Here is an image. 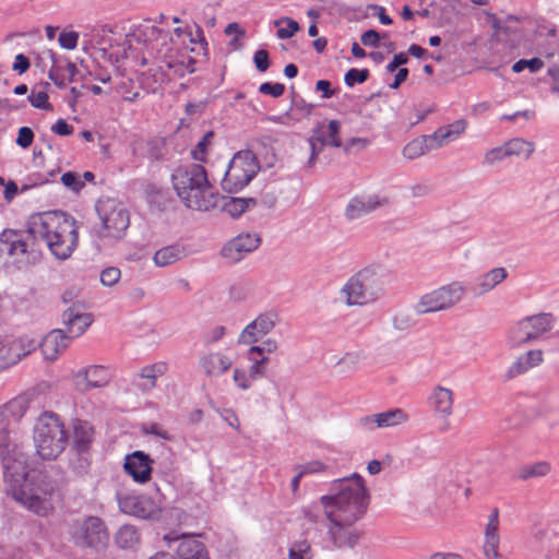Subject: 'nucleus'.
<instances>
[{
    "label": "nucleus",
    "mask_w": 559,
    "mask_h": 559,
    "mask_svg": "<svg viewBox=\"0 0 559 559\" xmlns=\"http://www.w3.org/2000/svg\"><path fill=\"white\" fill-rule=\"evenodd\" d=\"M79 40V34L74 31L72 32H61L58 38L59 45L68 50H73Z\"/></svg>",
    "instance_id": "obj_55"
},
{
    "label": "nucleus",
    "mask_w": 559,
    "mask_h": 559,
    "mask_svg": "<svg viewBox=\"0 0 559 559\" xmlns=\"http://www.w3.org/2000/svg\"><path fill=\"white\" fill-rule=\"evenodd\" d=\"M534 340V335L530 332L528 323L524 319L519 321L509 334V341L512 346H520Z\"/></svg>",
    "instance_id": "obj_37"
},
{
    "label": "nucleus",
    "mask_w": 559,
    "mask_h": 559,
    "mask_svg": "<svg viewBox=\"0 0 559 559\" xmlns=\"http://www.w3.org/2000/svg\"><path fill=\"white\" fill-rule=\"evenodd\" d=\"M226 333V328L223 325H216L211 331H209L204 337L203 342L205 345H211L215 342H218Z\"/></svg>",
    "instance_id": "obj_64"
},
{
    "label": "nucleus",
    "mask_w": 559,
    "mask_h": 559,
    "mask_svg": "<svg viewBox=\"0 0 559 559\" xmlns=\"http://www.w3.org/2000/svg\"><path fill=\"white\" fill-rule=\"evenodd\" d=\"M369 75H370V73H369L368 69L358 70V69L352 68L345 73L344 82L347 86L352 87L356 83L361 84V83L366 82L369 79Z\"/></svg>",
    "instance_id": "obj_46"
},
{
    "label": "nucleus",
    "mask_w": 559,
    "mask_h": 559,
    "mask_svg": "<svg viewBox=\"0 0 559 559\" xmlns=\"http://www.w3.org/2000/svg\"><path fill=\"white\" fill-rule=\"evenodd\" d=\"M214 136L213 131L206 132L203 138L198 142L194 150L191 151L192 158L198 162H205L206 151L211 144V139Z\"/></svg>",
    "instance_id": "obj_44"
},
{
    "label": "nucleus",
    "mask_w": 559,
    "mask_h": 559,
    "mask_svg": "<svg viewBox=\"0 0 559 559\" xmlns=\"http://www.w3.org/2000/svg\"><path fill=\"white\" fill-rule=\"evenodd\" d=\"M528 323L530 332L534 338H538L542 334L551 329L554 317L551 313H538L524 319Z\"/></svg>",
    "instance_id": "obj_35"
},
{
    "label": "nucleus",
    "mask_w": 559,
    "mask_h": 559,
    "mask_svg": "<svg viewBox=\"0 0 559 559\" xmlns=\"http://www.w3.org/2000/svg\"><path fill=\"white\" fill-rule=\"evenodd\" d=\"M168 370V365L164 361H157L144 366L139 373L134 376L132 384L142 393H148L157 384V378L164 376Z\"/></svg>",
    "instance_id": "obj_21"
},
{
    "label": "nucleus",
    "mask_w": 559,
    "mask_h": 559,
    "mask_svg": "<svg viewBox=\"0 0 559 559\" xmlns=\"http://www.w3.org/2000/svg\"><path fill=\"white\" fill-rule=\"evenodd\" d=\"M94 440V428L79 418L72 420V443L69 451L70 467L78 475H84L90 467V449Z\"/></svg>",
    "instance_id": "obj_9"
},
{
    "label": "nucleus",
    "mask_w": 559,
    "mask_h": 559,
    "mask_svg": "<svg viewBox=\"0 0 559 559\" xmlns=\"http://www.w3.org/2000/svg\"><path fill=\"white\" fill-rule=\"evenodd\" d=\"M248 359L252 362L249 368L250 378L258 380L264 377L267 372V365L270 362L269 356L257 357L255 353L248 350Z\"/></svg>",
    "instance_id": "obj_38"
},
{
    "label": "nucleus",
    "mask_w": 559,
    "mask_h": 559,
    "mask_svg": "<svg viewBox=\"0 0 559 559\" xmlns=\"http://www.w3.org/2000/svg\"><path fill=\"white\" fill-rule=\"evenodd\" d=\"M285 92V85L282 83L264 82L259 86V93L270 95L274 98L281 97Z\"/></svg>",
    "instance_id": "obj_51"
},
{
    "label": "nucleus",
    "mask_w": 559,
    "mask_h": 559,
    "mask_svg": "<svg viewBox=\"0 0 559 559\" xmlns=\"http://www.w3.org/2000/svg\"><path fill=\"white\" fill-rule=\"evenodd\" d=\"M4 412L8 414V418L19 420L21 419L28 408V401L25 396H17L10 402L5 403Z\"/></svg>",
    "instance_id": "obj_39"
},
{
    "label": "nucleus",
    "mask_w": 559,
    "mask_h": 559,
    "mask_svg": "<svg viewBox=\"0 0 559 559\" xmlns=\"http://www.w3.org/2000/svg\"><path fill=\"white\" fill-rule=\"evenodd\" d=\"M48 53L52 61V67L48 72V76L59 88H63L66 87V82L63 76L59 75L61 68L57 66L56 53L52 50H49Z\"/></svg>",
    "instance_id": "obj_50"
},
{
    "label": "nucleus",
    "mask_w": 559,
    "mask_h": 559,
    "mask_svg": "<svg viewBox=\"0 0 559 559\" xmlns=\"http://www.w3.org/2000/svg\"><path fill=\"white\" fill-rule=\"evenodd\" d=\"M389 199L377 194H365L353 198L345 209V216L349 221L367 215L378 207L386 205Z\"/></svg>",
    "instance_id": "obj_17"
},
{
    "label": "nucleus",
    "mask_w": 559,
    "mask_h": 559,
    "mask_svg": "<svg viewBox=\"0 0 559 559\" xmlns=\"http://www.w3.org/2000/svg\"><path fill=\"white\" fill-rule=\"evenodd\" d=\"M115 542L121 549H133L140 543V534L134 526L123 525L115 534Z\"/></svg>",
    "instance_id": "obj_34"
},
{
    "label": "nucleus",
    "mask_w": 559,
    "mask_h": 559,
    "mask_svg": "<svg viewBox=\"0 0 559 559\" xmlns=\"http://www.w3.org/2000/svg\"><path fill=\"white\" fill-rule=\"evenodd\" d=\"M186 257V248L182 245L175 243L157 250L153 257L157 266L164 267L181 260Z\"/></svg>",
    "instance_id": "obj_29"
},
{
    "label": "nucleus",
    "mask_w": 559,
    "mask_h": 559,
    "mask_svg": "<svg viewBox=\"0 0 559 559\" xmlns=\"http://www.w3.org/2000/svg\"><path fill=\"white\" fill-rule=\"evenodd\" d=\"M171 182L180 201L188 209L207 212L218 206L219 194L213 191L202 165L179 167L171 175Z\"/></svg>",
    "instance_id": "obj_4"
},
{
    "label": "nucleus",
    "mask_w": 559,
    "mask_h": 559,
    "mask_svg": "<svg viewBox=\"0 0 559 559\" xmlns=\"http://www.w3.org/2000/svg\"><path fill=\"white\" fill-rule=\"evenodd\" d=\"M27 233L34 240L43 239L59 260L70 258L79 243L76 221L61 211L32 215L27 222Z\"/></svg>",
    "instance_id": "obj_3"
},
{
    "label": "nucleus",
    "mask_w": 559,
    "mask_h": 559,
    "mask_svg": "<svg viewBox=\"0 0 559 559\" xmlns=\"http://www.w3.org/2000/svg\"><path fill=\"white\" fill-rule=\"evenodd\" d=\"M329 145L334 147H342L343 143L342 140L338 136L340 130H341V122L338 120H331L329 122Z\"/></svg>",
    "instance_id": "obj_56"
},
{
    "label": "nucleus",
    "mask_w": 559,
    "mask_h": 559,
    "mask_svg": "<svg viewBox=\"0 0 559 559\" xmlns=\"http://www.w3.org/2000/svg\"><path fill=\"white\" fill-rule=\"evenodd\" d=\"M530 369V362H526L525 358L523 357V355H521L520 357H518V359L510 366L508 372H507V378L508 379H513L524 372H526L527 370Z\"/></svg>",
    "instance_id": "obj_53"
},
{
    "label": "nucleus",
    "mask_w": 559,
    "mask_h": 559,
    "mask_svg": "<svg viewBox=\"0 0 559 559\" xmlns=\"http://www.w3.org/2000/svg\"><path fill=\"white\" fill-rule=\"evenodd\" d=\"M110 378V372L104 366H90L76 371L73 381L76 390L84 393L107 385Z\"/></svg>",
    "instance_id": "obj_14"
},
{
    "label": "nucleus",
    "mask_w": 559,
    "mask_h": 559,
    "mask_svg": "<svg viewBox=\"0 0 559 559\" xmlns=\"http://www.w3.org/2000/svg\"><path fill=\"white\" fill-rule=\"evenodd\" d=\"M289 559H311V545L307 539L296 540L288 550Z\"/></svg>",
    "instance_id": "obj_42"
},
{
    "label": "nucleus",
    "mask_w": 559,
    "mask_h": 559,
    "mask_svg": "<svg viewBox=\"0 0 559 559\" xmlns=\"http://www.w3.org/2000/svg\"><path fill=\"white\" fill-rule=\"evenodd\" d=\"M73 338L66 330H51L39 343L43 355L47 360H55L66 350Z\"/></svg>",
    "instance_id": "obj_20"
},
{
    "label": "nucleus",
    "mask_w": 559,
    "mask_h": 559,
    "mask_svg": "<svg viewBox=\"0 0 559 559\" xmlns=\"http://www.w3.org/2000/svg\"><path fill=\"white\" fill-rule=\"evenodd\" d=\"M23 357V338L14 340L0 347V362L3 368L17 364Z\"/></svg>",
    "instance_id": "obj_30"
},
{
    "label": "nucleus",
    "mask_w": 559,
    "mask_h": 559,
    "mask_svg": "<svg viewBox=\"0 0 559 559\" xmlns=\"http://www.w3.org/2000/svg\"><path fill=\"white\" fill-rule=\"evenodd\" d=\"M70 542L79 549L103 552L109 546L110 535L106 522L96 515L73 519L69 523Z\"/></svg>",
    "instance_id": "obj_7"
},
{
    "label": "nucleus",
    "mask_w": 559,
    "mask_h": 559,
    "mask_svg": "<svg viewBox=\"0 0 559 559\" xmlns=\"http://www.w3.org/2000/svg\"><path fill=\"white\" fill-rule=\"evenodd\" d=\"M199 364L205 376L219 377L231 367L233 361L227 355L216 352L203 355Z\"/></svg>",
    "instance_id": "obj_23"
},
{
    "label": "nucleus",
    "mask_w": 559,
    "mask_h": 559,
    "mask_svg": "<svg viewBox=\"0 0 559 559\" xmlns=\"http://www.w3.org/2000/svg\"><path fill=\"white\" fill-rule=\"evenodd\" d=\"M34 131L29 127H21L15 143L22 148H28L34 141Z\"/></svg>",
    "instance_id": "obj_54"
},
{
    "label": "nucleus",
    "mask_w": 559,
    "mask_h": 559,
    "mask_svg": "<svg viewBox=\"0 0 559 559\" xmlns=\"http://www.w3.org/2000/svg\"><path fill=\"white\" fill-rule=\"evenodd\" d=\"M7 492L39 516H47L53 509L50 498L62 484L61 471L55 467L27 473L22 464L5 465Z\"/></svg>",
    "instance_id": "obj_2"
},
{
    "label": "nucleus",
    "mask_w": 559,
    "mask_h": 559,
    "mask_svg": "<svg viewBox=\"0 0 559 559\" xmlns=\"http://www.w3.org/2000/svg\"><path fill=\"white\" fill-rule=\"evenodd\" d=\"M253 63L259 72H265L271 66L269 51L265 49L257 50L253 55Z\"/></svg>",
    "instance_id": "obj_52"
},
{
    "label": "nucleus",
    "mask_w": 559,
    "mask_h": 559,
    "mask_svg": "<svg viewBox=\"0 0 559 559\" xmlns=\"http://www.w3.org/2000/svg\"><path fill=\"white\" fill-rule=\"evenodd\" d=\"M284 21H286L287 26L278 28L277 36L281 39L292 38L299 31V24L289 17H285Z\"/></svg>",
    "instance_id": "obj_57"
},
{
    "label": "nucleus",
    "mask_w": 559,
    "mask_h": 559,
    "mask_svg": "<svg viewBox=\"0 0 559 559\" xmlns=\"http://www.w3.org/2000/svg\"><path fill=\"white\" fill-rule=\"evenodd\" d=\"M408 415L402 408H393L376 414V427L388 428L407 421Z\"/></svg>",
    "instance_id": "obj_33"
},
{
    "label": "nucleus",
    "mask_w": 559,
    "mask_h": 559,
    "mask_svg": "<svg viewBox=\"0 0 559 559\" xmlns=\"http://www.w3.org/2000/svg\"><path fill=\"white\" fill-rule=\"evenodd\" d=\"M121 512L140 519H152L156 513L154 502L144 496L127 495L118 498Z\"/></svg>",
    "instance_id": "obj_19"
},
{
    "label": "nucleus",
    "mask_w": 559,
    "mask_h": 559,
    "mask_svg": "<svg viewBox=\"0 0 559 559\" xmlns=\"http://www.w3.org/2000/svg\"><path fill=\"white\" fill-rule=\"evenodd\" d=\"M464 294V286L460 282H452L423 295L414 309L419 316L444 311L455 306Z\"/></svg>",
    "instance_id": "obj_10"
},
{
    "label": "nucleus",
    "mask_w": 559,
    "mask_h": 559,
    "mask_svg": "<svg viewBox=\"0 0 559 559\" xmlns=\"http://www.w3.org/2000/svg\"><path fill=\"white\" fill-rule=\"evenodd\" d=\"M429 403L442 416H450L453 412V392L451 389L437 385L430 396Z\"/></svg>",
    "instance_id": "obj_24"
},
{
    "label": "nucleus",
    "mask_w": 559,
    "mask_h": 559,
    "mask_svg": "<svg viewBox=\"0 0 559 559\" xmlns=\"http://www.w3.org/2000/svg\"><path fill=\"white\" fill-rule=\"evenodd\" d=\"M27 99L29 100L31 105L35 108L43 109V110H51L52 106L49 103V96L45 91L38 92L37 94L32 93Z\"/></svg>",
    "instance_id": "obj_47"
},
{
    "label": "nucleus",
    "mask_w": 559,
    "mask_h": 559,
    "mask_svg": "<svg viewBox=\"0 0 559 559\" xmlns=\"http://www.w3.org/2000/svg\"><path fill=\"white\" fill-rule=\"evenodd\" d=\"M390 281L389 272L382 266H367L354 274L343 286L347 306H364L374 302L384 293Z\"/></svg>",
    "instance_id": "obj_5"
},
{
    "label": "nucleus",
    "mask_w": 559,
    "mask_h": 559,
    "mask_svg": "<svg viewBox=\"0 0 559 559\" xmlns=\"http://www.w3.org/2000/svg\"><path fill=\"white\" fill-rule=\"evenodd\" d=\"M509 156H522L527 159L534 152V144L522 138H514L504 143Z\"/></svg>",
    "instance_id": "obj_36"
},
{
    "label": "nucleus",
    "mask_w": 559,
    "mask_h": 559,
    "mask_svg": "<svg viewBox=\"0 0 559 559\" xmlns=\"http://www.w3.org/2000/svg\"><path fill=\"white\" fill-rule=\"evenodd\" d=\"M278 343L274 338H267L262 342L261 345H254L250 347V353H266V355L276 352Z\"/></svg>",
    "instance_id": "obj_62"
},
{
    "label": "nucleus",
    "mask_w": 559,
    "mask_h": 559,
    "mask_svg": "<svg viewBox=\"0 0 559 559\" xmlns=\"http://www.w3.org/2000/svg\"><path fill=\"white\" fill-rule=\"evenodd\" d=\"M384 37L386 34L381 35L374 29H368L361 34L360 40L362 45L376 48L379 47V40Z\"/></svg>",
    "instance_id": "obj_58"
},
{
    "label": "nucleus",
    "mask_w": 559,
    "mask_h": 559,
    "mask_svg": "<svg viewBox=\"0 0 559 559\" xmlns=\"http://www.w3.org/2000/svg\"><path fill=\"white\" fill-rule=\"evenodd\" d=\"M499 535L498 531L485 530L483 551L487 559H499L501 556L498 551Z\"/></svg>",
    "instance_id": "obj_40"
},
{
    "label": "nucleus",
    "mask_w": 559,
    "mask_h": 559,
    "mask_svg": "<svg viewBox=\"0 0 559 559\" xmlns=\"http://www.w3.org/2000/svg\"><path fill=\"white\" fill-rule=\"evenodd\" d=\"M544 67V61L538 58L534 57L532 59H520L512 66V71L514 73H520L525 69H528L532 73H535L539 71Z\"/></svg>",
    "instance_id": "obj_43"
},
{
    "label": "nucleus",
    "mask_w": 559,
    "mask_h": 559,
    "mask_svg": "<svg viewBox=\"0 0 559 559\" xmlns=\"http://www.w3.org/2000/svg\"><path fill=\"white\" fill-rule=\"evenodd\" d=\"M68 441L69 436L60 417L53 412H44L34 430L37 454L44 460H56L64 451Z\"/></svg>",
    "instance_id": "obj_6"
},
{
    "label": "nucleus",
    "mask_w": 559,
    "mask_h": 559,
    "mask_svg": "<svg viewBox=\"0 0 559 559\" xmlns=\"http://www.w3.org/2000/svg\"><path fill=\"white\" fill-rule=\"evenodd\" d=\"M152 463L153 461L148 454L142 451H134L126 456L123 468L134 481L145 484L151 478Z\"/></svg>",
    "instance_id": "obj_18"
},
{
    "label": "nucleus",
    "mask_w": 559,
    "mask_h": 559,
    "mask_svg": "<svg viewBox=\"0 0 559 559\" xmlns=\"http://www.w3.org/2000/svg\"><path fill=\"white\" fill-rule=\"evenodd\" d=\"M128 38L130 43L135 41L138 44H143L147 47H151L152 49H155L154 41L162 39L163 43H166L170 36L167 31L145 23L136 26L132 33L128 34Z\"/></svg>",
    "instance_id": "obj_22"
},
{
    "label": "nucleus",
    "mask_w": 559,
    "mask_h": 559,
    "mask_svg": "<svg viewBox=\"0 0 559 559\" xmlns=\"http://www.w3.org/2000/svg\"><path fill=\"white\" fill-rule=\"evenodd\" d=\"M334 489L335 495L321 497L325 515L332 524L328 534L336 548H353L358 543L360 534L347 527L366 513L369 493L364 478L357 473L336 480Z\"/></svg>",
    "instance_id": "obj_1"
},
{
    "label": "nucleus",
    "mask_w": 559,
    "mask_h": 559,
    "mask_svg": "<svg viewBox=\"0 0 559 559\" xmlns=\"http://www.w3.org/2000/svg\"><path fill=\"white\" fill-rule=\"evenodd\" d=\"M51 131L61 136H69L73 133L74 128L64 119L60 118L51 126Z\"/></svg>",
    "instance_id": "obj_63"
},
{
    "label": "nucleus",
    "mask_w": 559,
    "mask_h": 559,
    "mask_svg": "<svg viewBox=\"0 0 559 559\" xmlns=\"http://www.w3.org/2000/svg\"><path fill=\"white\" fill-rule=\"evenodd\" d=\"M258 204L254 198H228L224 201L222 209L233 218H237L245 213L247 209L253 207Z\"/></svg>",
    "instance_id": "obj_32"
},
{
    "label": "nucleus",
    "mask_w": 559,
    "mask_h": 559,
    "mask_svg": "<svg viewBox=\"0 0 559 559\" xmlns=\"http://www.w3.org/2000/svg\"><path fill=\"white\" fill-rule=\"evenodd\" d=\"M121 272L118 267L109 266L102 271L100 282L105 286H114L120 280Z\"/></svg>",
    "instance_id": "obj_49"
},
{
    "label": "nucleus",
    "mask_w": 559,
    "mask_h": 559,
    "mask_svg": "<svg viewBox=\"0 0 559 559\" xmlns=\"http://www.w3.org/2000/svg\"><path fill=\"white\" fill-rule=\"evenodd\" d=\"M176 552L178 559H210L205 545L192 538H183Z\"/></svg>",
    "instance_id": "obj_27"
},
{
    "label": "nucleus",
    "mask_w": 559,
    "mask_h": 559,
    "mask_svg": "<svg viewBox=\"0 0 559 559\" xmlns=\"http://www.w3.org/2000/svg\"><path fill=\"white\" fill-rule=\"evenodd\" d=\"M62 322L66 325L67 333L75 338L82 335L93 323V314L84 312L83 306L74 302L62 313Z\"/></svg>",
    "instance_id": "obj_16"
},
{
    "label": "nucleus",
    "mask_w": 559,
    "mask_h": 559,
    "mask_svg": "<svg viewBox=\"0 0 559 559\" xmlns=\"http://www.w3.org/2000/svg\"><path fill=\"white\" fill-rule=\"evenodd\" d=\"M415 324L412 316L407 313H399L393 318V326L395 330L404 331L412 328Z\"/></svg>",
    "instance_id": "obj_60"
},
{
    "label": "nucleus",
    "mask_w": 559,
    "mask_h": 559,
    "mask_svg": "<svg viewBox=\"0 0 559 559\" xmlns=\"http://www.w3.org/2000/svg\"><path fill=\"white\" fill-rule=\"evenodd\" d=\"M440 148V143L435 142L433 138L423 135L408 142L403 148V156L407 159H415L429 151Z\"/></svg>",
    "instance_id": "obj_26"
},
{
    "label": "nucleus",
    "mask_w": 559,
    "mask_h": 559,
    "mask_svg": "<svg viewBox=\"0 0 559 559\" xmlns=\"http://www.w3.org/2000/svg\"><path fill=\"white\" fill-rule=\"evenodd\" d=\"M0 460L2 462L3 468L5 465L21 464L11 457V442L9 437V431L5 427H0Z\"/></svg>",
    "instance_id": "obj_41"
},
{
    "label": "nucleus",
    "mask_w": 559,
    "mask_h": 559,
    "mask_svg": "<svg viewBox=\"0 0 559 559\" xmlns=\"http://www.w3.org/2000/svg\"><path fill=\"white\" fill-rule=\"evenodd\" d=\"M11 257L16 263L28 264L36 259V251L15 230H3L0 234V258Z\"/></svg>",
    "instance_id": "obj_12"
},
{
    "label": "nucleus",
    "mask_w": 559,
    "mask_h": 559,
    "mask_svg": "<svg viewBox=\"0 0 559 559\" xmlns=\"http://www.w3.org/2000/svg\"><path fill=\"white\" fill-rule=\"evenodd\" d=\"M510 157L509 152L506 148L504 143L500 146L493 147L489 150L485 156H484V164L493 166L500 162H502L504 158Z\"/></svg>",
    "instance_id": "obj_45"
},
{
    "label": "nucleus",
    "mask_w": 559,
    "mask_h": 559,
    "mask_svg": "<svg viewBox=\"0 0 559 559\" xmlns=\"http://www.w3.org/2000/svg\"><path fill=\"white\" fill-rule=\"evenodd\" d=\"M259 169L255 155L250 151L238 152L230 159L222 179L226 192L236 193L245 188Z\"/></svg>",
    "instance_id": "obj_8"
},
{
    "label": "nucleus",
    "mask_w": 559,
    "mask_h": 559,
    "mask_svg": "<svg viewBox=\"0 0 559 559\" xmlns=\"http://www.w3.org/2000/svg\"><path fill=\"white\" fill-rule=\"evenodd\" d=\"M508 276V272L504 267H495L477 280L476 284V295L480 296L490 290H492L497 285H499L503 280Z\"/></svg>",
    "instance_id": "obj_28"
},
{
    "label": "nucleus",
    "mask_w": 559,
    "mask_h": 559,
    "mask_svg": "<svg viewBox=\"0 0 559 559\" xmlns=\"http://www.w3.org/2000/svg\"><path fill=\"white\" fill-rule=\"evenodd\" d=\"M261 245V238L254 233H241L228 240L221 249V255L228 263L235 264L247 254L257 250Z\"/></svg>",
    "instance_id": "obj_13"
},
{
    "label": "nucleus",
    "mask_w": 559,
    "mask_h": 559,
    "mask_svg": "<svg viewBox=\"0 0 559 559\" xmlns=\"http://www.w3.org/2000/svg\"><path fill=\"white\" fill-rule=\"evenodd\" d=\"M96 212L106 230L104 236L121 238L130 225L128 210L115 199H100L96 204Z\"/></svg>",
    "instance_id": "obj_11"
},
{
    "label": "nucleus",
    "mask_w": 559,
    "mask_h": 559,
    "mask_svg": "<svg viewBox=\"0 0 559 559\" xmlns=\"http://www.w3.org/2000/svg\"><path fill=\"white\" fill-rule=\"evenodd\" d=\"M277 322V314L274 312H264L259 314L240 333L238 343L253 344L270 333Z\"/></svg>",
    "instance_id": "obj_15"
},
{
    "label": "nucleus",
    "mask_w": 559,
    "mask_h": 559,
    "mask_svg": "<svg viewBox=\"0 0 559 559\" xmlns=\"http://www.w3.org/2000/svg\"><path fill=\"white\" fill-rule=\"evenodd\" d=\"M467 128V122L464 119L455 120L454 122L438 128L430 138H433L435 142L440 143V147L444 144L456 140L461 136Z\"/></svg>",
    "instance_id": "obj_25"
},
{
    "label": "nucleus",
    "mask_w": 559,
    "mask_h": 559,
    "mask_svg": "<svg viewBox=\"0 0 559 559\" xmlns=\"http://www.w3.org/2000/svg\"><path fill=\"white\" fill-rule=\"evenodd\" d=\"M551 472V465L547 461H539L533 464L522 465L516 469V477L523 481L532 478L547 476Z\"/></svg>",
    "instance_id": "obj_31"
},
{
    "label": "nucleus",
    "mask_w": 559,
    "mask_h": 559,
    "mask_svg": "<svg viewBox=\"0 0 559 559\" xmlns=\"http://www.w3.org/2000/svg\"><path fill=\"white\" fill-rule=\"evenodd\" d=\"M233 378L236 385L243 391L248 390L251 386L252 379L250 378V373H247L245 370L238 368L234 369Z\"/></svg>",
    "instance_id": "obj_59"
},
{
    "label": "nucleus",
    "mask_w": 559,
    "mask_h": 559,
    "mask_svg": "<svg viewBox=\"0 0 559 559\" xmlns=\"http://www.w3.org/2000/svg\"><path fill=\"white\" fill-rule=\"evenodd\" d=\"M194 63L193 59H189L187 63L182 61L169 62L168 68L173 69L174 72L180 76H182L186 72L193 73L194 72Z\"/></svg>",
    "instance_id": "obj_61"
},
{
    "label": "nucleus",
    "mask_w": 559,
    "mask_h": 559,
    "mask_svg": "<svg viewBox=\"0 0 559 559\" xmlns=\"http://www.w3.org/2000/svg\"><path fill=\"white\" fill-rule=\"evenodd\" d=\"M61 182L74 192H79L84 188V182L80 180L79 176L74 171L64 173L61 176Z\"/></svg>",
    "instance_id": "obj_48"
}]
</instances>
